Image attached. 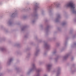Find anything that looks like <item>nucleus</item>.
<instances>
[{
	"label": "nucleus",
	"mask_w": 76,
	"mask_h": 76,
	"mask_svg": "<svg viewBox=\"0 0 76 76\" xmlns=\"http://www.w3.org/2000/svg\"><path fill=\"white\" fill-rule=\"evenodd\" d=\"M67 7H70L72 9H75V4L73 3H69L67 5Z\"/></svg>",
	"instance_id": "f257e3e1"
},
{
	"label": "nucleus",
	"mask_w": 76,
	"mask_h": 76,
	"mask_svg": "<svg viewBox=\"0 0 76 76\" xmlns=\"http://www.w3.org/2000/svg\"><path fill=\"white\" fill-rule=\"evenodd\" d=\"M32 68L30 69L29 72H32V71H34L35 70H36V66L35 64H33L32 65Z\"/></svg>",
	"instance_id": "f03ea898"
},
{
	"label": "nucleus",
	"mask_w": 76,
	"mask_h": 76,
	"mask_svg": "<svg viewBox=\"0 0 76 76\" xmlns=\"http://www.w3.org/2000/svg\"><path fill=\"white\" fill-rule=\"evenodd\" d=\"M51 67V65L50 64H48L47 66V68L48 70H50Z\"/></svg>",
	"instance_id": "7ed1b4c3"
},
{
	"label": "nucleus",
	"mask_w": 76,
	"mask_h": 76,
	"mask_svg": "<svg viewBox=\"0 0 76 76\" xmlns=\"http://www.w3.org/2000/svg\"><path fill=\"white\" fill-rule=\"evenodd\" d=\"M16 15V13H14L12 14V15H11V16H15Z\"/></svg>",
	"instance_id": "20e7f679"
},
{
	"label": "nucleus",
	"mask_w": 76,
	"mask_h": 76,
	"mask_svg": "<svg viewBox=\"0 0 76 76\" xmlns=\"http://www.w3.org/2000/svg\"><path fill=\"white\" fill-rule=\"evenodd\" d=\"M37 72H41V69H38L36 70Z\"/></svg>",
	"instance_id": "39448f33"
},
{
	"label": "nucleus",
	"mask_w": 76,
	"mask_h": 76,
	"mask_svg": "<svg viewBox=\"0 0 76 76\" xmlns=\"http://www.w3.org/2000/svg\"><path fill=\"white\" fill-rule=\"evenodd\" d=\"M60 71H58L57 73V76H58V75H59V74H60Z\"/></svg>",
	"instance_id": "423d86ee"
},
{
	"label": "nucleus",
	"mask_w": 76,
	"mask_h": 76,
	"mask_svg": "<svg viewBox=\"0 0 76 76\" xmlns=\"http://www.w3.org/2000/svg\"><path fill=\"white\" fill-rule=\"evenodd\" d=\"M12 61H13V59L12 58L10 59V62H12Z\"/></svg>",
	"instance_id": "0eeeda50"
},
{
	"label": "nucleus",
	"mask_w": 76,
	"mask_h": 76,
	"mask_svg": "<svg viewBox=\"0 0 76 76\" xmlns=\"http://www.w3.org/2000/svg\"><path fill=\"white\" fill-rule=\"evenodd\" d=\"M39 8V7L38 6H36L35 8V10H37V9Z\"/></svg>",
	"instance_id": "6e6552de"
},
{
	"label": "nucleus",
	"mask_w": 76,
	"mask_h": 76,
	"mask_svg": "<svg viewBox=\"0 0 76 76\" xmlns=\"http://www.w3.org/2000/svg\"><path fill=\"white\" fill-rule=\"evenodd\" d=\"M46 48H50V46L48 45H46Z\"/></svg>",
	"instance_id": "1a4fd4ad"
},
{
	"label": "nucleus",
	"mask_w": 76,
	"mask_h": 76,
	"mask_svg": "<svg viewBox=\"0 0 76 76\" xmlns=\"http://www.w3.org/2000/svg\"><path fill=\"white\" fill-rule=\"evenodd\" d=\"M53 4H54V5H55V4H56V6H58V4H57V3H54Z\"/></svg>",
	"instance_id": "9d476101"
},
{
	"label": "nucleus",
	"mask_w": 76,
	"mask_h": 76,
	"mask_svg": "<svg viewBox=\"0 0 76 76\" xmlns=\"http://www.w3.org/2000/svg\"><path fill=\"white\" fill-rule=\"evenodd\" d=\"M36 76H40V75H39V74H37V75H36Z\"/></svg>",
	"instance_id": "9b49d317"
},
{
	"label": "nucleus",
	"mask_w": 76,
	"mask_h": 76,
	"mask_svg": "<svg viewBox=\"0 0 76 76\" xmlns=\"http://www.w3.org/2000/svg\"><path fill=\"white\" fill-rule=\"evenodd\" d=\"M68 57V55H67L65 57H64V58H66V57Z\"/></svg>",
	"instance_id": "f8f14e48"
},
{
	"label": "nucleus",
	"mask_w": 76,
	"mask_h": 76,
	"mask_svg": "<svg viewBox=\"0 0 76 76\" xmlns=\"http://www.w3.org/2000/svg\"><path fill=\"white\" fill-rule=\"evenodd\" d=\"M37 54V53H36L35 54V55L36 56Z\"/></svg>",
	"instance_id": "ddd939ff"
},
{
	"label": "nucleus",
	"mask_w": 76,
	"mask_h": 76,
	"mask_svg": "<svg viewBox=\"0 0 76 76\" xmlns=\"http://www.w3.org/2000/svg\"><path fill=\"white\" fill-rule=\"evenodd\" d=\"M44 76H47V75H45Z\"/></svg>",
	"instance_id": "4468645a"
},
{
	"label": "nucleus",
	"mask_w": 76,
	"mask_h": 76,
	"mask_svg": "<svg viewBox=\"0 0 76 76\" xmlns=\"http://www.w3.org/2000/svg\"><path fill=\"white\" fill-rule=\"evenodd\" d=\"M51 7H49V9H51Z\"/></svg>",
	"instance_id": "2eb2a0df"
},
{
	"label": "nucleus",
	"mask_w": 76,
	"mask_h": 76,
	"mask_svg": "<svg viewBox=\"0 0 76 76\" xmlns=\"http://www.w3.org/2000/svg\"><path fill=\"white\" fill-rule=\"evenodd\" d=\"M23 29L22 28V31H23Z\"/></svg>",
	"instance_id": "dca6fc26"
},
{
	"label": "nucleus",
	"mask_w": 76,
	"mask_h": 76,
	"mask_svg": "<svg viewBox=\"0 0 76 76\" xmlns=\"http://www.w3.org/2000/svg\"><path fill=\"white\" fill-rule=\"evenodd\" d=\"M29 9H30V8H29Z\"/></svg>",
	"instance_id": "f3484780"
},
{
	"label": "nucleus",
	"mask_w": 76,
	"mask_h": 76,
	"mask_svg": "<svg viewBox=\"0 0 76 76\" xmlns=\"http://www.w3.org/2000/svg\"><path fill=\"white\" fill-rule=\"evenodd\" d=\"M23 29H24V28H23Z\"/></svg>",
	"instance_id": "a211bd4d"
}]
</instances>
